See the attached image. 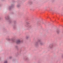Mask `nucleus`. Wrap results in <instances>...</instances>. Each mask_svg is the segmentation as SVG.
Listing matches in <instances>:
<instances>
[{"label": "nucleus", "instance_id": "obj_15", "mask_svg": "<svg viewBox=\"0 0 63 63\" xmlns=\"http://www.w3.org/2000/svg\"><path fill=\"white\" fill-rule=\"evenodd\" d=\"M30 23H29V22H26V24H30Z\"/></svg>", "mask_w": 63, "mask_h": 63}, {"label": "nucleus", "instance_id": "obj_24", "mask_svg": "<svg viewBox=\"0 0 63 63\" xmlns=\"http://www.w3.org/2000/svg\"><path fill=\"white\" fill-rule=\"evenodd\" d=\"M16 61V60L14 59L13 60V61Z\"/></svg>", "mask_w": 63, "mask_h": 63}, {"label": "nucleus", "instance_id": "obj_22", "mask_svg": "<svg viewBox=\"0 0 63 63\" xmlns=\"http://www.w3.org/2000/svg\"><path fill=\"white\" fill-rule=\"evenodd\" d=\"M1 1L2 2H3V1H5L6 0H1Z\"/></svg>", "mask_w": 63, "mask_h": 63}, {"label": "nucleus", "instance_id": "obj_1", "mask_svg": "<svg viewBox=\"0 0 63 63\" xmlns=\"http://www.w3.org/2000/svg\"><path fill=\"white\" fill-rule=\"evenodd\" d=\"M38 42L39 43V44L40 46H43L45 44V43L42 42V39H37Z\"/></svg>", "mask_w": 63, "mask_h": 63}, {"label": "nucleus", "instance_id": "obj_16", "mask_svg": "<svg viewBox=\"0 0 63 63\" xmlns=\"http://www.w3.org/2000/svg\"><path fill=\"white\" fill-rule=\"evenodd\" d=\"M4 63H8V61L7 60L4 61Z\"/></svg>", "mask_w": 63, "mask_h": 63}, {"label": "nucleus", "instance_id": "obj_14", "mask_svg": "<svg viewBox=\"0 0 63 63\" xmlns=\"http://www.w3.org/2000/svg\"><path fill=\"white\" fill-rule=\"evenodd\" d=\"M23 59H25V60H28V58L25 57V58H24Z\"/></svg>", "mask_w": 63, "mask_h": 63}, {"label": "nucleus", "instance_id": "obj_23", "mask_svg": "<svg viewBox=\"0 0 63 63\" xmlns=\"http://www.w3.org/2000/svg\"><path fill=\"white\" fill-rule=\"evenodd\" d=\"M62 58H63V55H62Z\"/></svg>", "mask_w": 63, "mask_h": 63}, {"label": "nucleus", "instance_id": "obj_26", "mask_svg": "<svg viewBox=\"0 0 63 63\" xmlns=\"http://www.w3.org/2000/svg\"><path fill=\"white\" fill-rule=\"evenodd\" d=\"M1 58L0 57V60H1Z\"/></svg>", "mask_w": 63, "mask_h": 63}, {"label": "nucleus", "instance_id": "obj_6", "mask_svg": "<svg viewBox=\"0 0 63 63\" xmlns=\"http://www.w3.org/2000/svg\"><path fill=\"white\" fill-rule=\"evenodd\" d=\"M22 42L20 39H18L17 40L16 42V43L18 45V44H20Z\"/></svg>", "mask_w": 63, "mask_h": 63}, {"label": "nucleus", "instance_id": "obj_20", "mask_svg": "<svg viewBox=\"0 0 63 63\" xmlns=\"http://www.w3.org/2000/svg\"><path fill=\"white\" fill-rule=\"evenodd\" d=\"M10 59H11V58H12V56H10L9 57Z\"/></svg>", "mask_w": 63, "mask_h": 63}, {"label": "nucleus", "instance_id": "obj_17", "mask_svg": "<svg viewBox=\"0 0 63 63\" xmlns=\"http://www.w3.org/2000/svg\"><path fill=\"white\" fill-rule=\"evenodd\" d=\"M39 22H37V24L38 25H41V24L40 23H38Z\"/></svg>", "mask_w": 63, "mask_h": 63}, {"label": "nucleus", "instance_id": "obj_19", "mask_svg": "<svg viewBox=\"0 0 63 63\" xmlns=\"http://www.w3.org/2000/svg\"><path fill=\"white\" fill-rule=\"evenodd\" d=\"M29 27V28H31V26L29 25V27Z\"/></svg>", "mask_w": 63, "mask_h": 63}, {"label": "nucleus", "instance_id": "obj_13", "mask_svg": "<svg viewBox=\"0 0 63 63\" xmlns=\"http://www.w3.org/2000/svg\"><path fill=\"white\" fill-rule=\"evenodd\" d=\"M25 27H28L29 26V25L27 24H26L25 25Z\"/></svg>", "mask_w": 63, "mask_h": 63}, {"label": "nucleus", "instance_id": "obj_27", "mask_svg": "<svg viewBox=\"0 0 63 63\" xmlns=\"http://www.w3.org/2000/svg\"><path fill=\"white\" fill-rule=\"evenodd\" d=\"M42 23H43V24H44V22H43Z\"/></svg>", "mask_w": 63, "mask_h": 63}, {"label": "nucleus", "instance_id": "obj_12", "mask_svg": "<svg viewBox=\"0 0 63 63\" xmlns=\"http://www.w3.org/2000/svg\"><path fill=\"white\" fill-rule=\"evenodd\" d=\"M29 38H30V36H27L26 37V39H28Z\"/></svg>", "mask_w": 63, "mask_h": 63}, {"label": "nucleus", "instance_id": "obj_3", "mask_svg": "<svg viewBox=\"0 0 63 63\" xmlns=\"http://www.w3.org/2000/svg\"><path fill=\"white\" fill-rule=\"evenodd\" d=\"M53 47H54L53 44H51L49 45L48 47V48L50 49H52L53 48Z\"/></svg>", "mask_w": 63, "mask_h": 63}, {"label": "nucleus", "instance_id": "obj_4", "mask_svg": "<svg viewBox=\"0 0 63 63\" xmlns=\"http://www.w3.org/2000/svg\"><path fill=\"white\" fill-rule=\"evenodd\" d=\"M6 39L7 40H8V41H12L13 42H15V39H14L13 38L11 39L10 38L9 36Z\"/></svg>", "mask_w": 63, "mask_h": 63}, {"label": "nucleus", "instance_id": "obj_18", "mask_svg": "<svg viewBox=\"0 0 63 63\" xmlns=\"http://www.w3.org/2000/svg\"><path fill=\"white\" fill-rule=\"evenodd\" d=\"M15 47L16 49H18V46H15Z\"/></svg>", "mask_w": 63, "mask_h": 63}, {"label": "nucleus", "instance_id": "obj_2", "mask_svg": "<svg viewBox=\"0 0 63 63\" xmlns=\"http://www.w3.org/2000/svg\"><path fill=\"white\" fill-rule=\"evenodd\" d=\"M15 6V4H12L11 5V6H9L8 7V9L9 10H11L12 8H13Z\"/></svg>", "mask_w": 63, "mask_h": 63}, {"label": "nucleus", "instance_id": "obj_5", "mask_svg": "<svg viewBox=\"0 0 63 63\" xmlns=\"http://www.w3.org/2000/svg\"><path fill=\"white\" fill-rule=\"evenodd\" d=\"M13 22L14 24V25L13 26V28H16V23H17L16 21L14 20L13 21Z\"/></svg>", "mask_w": 63, "mask_h": 63}, {"label": "nucleus", "instance_id": "obj_21", "mask_svg": "<svg viewBox=\"0 0 63 63\" xmlns=\"http://www.w3.org/2000/svg\"><path fill=\"white\" fill-rule=\"evenodd\" d=\"M9 23H11V20H9Z\"/></svg>", "mask_w": 63, "mask_h": 63}, {"label": "nucleus", "instance_id": "obj_11", "mask_svg": "<svg viewBox=\"0 0 63 63\" xmlns=\"http://www.w3.org/2000/svg\"><path fill=\"white\" fill-rule=\"evenodd\" d=\"M5 18L6 20H9V19H10V17H9V16L5 17Z\"/></svg>", "mask_w": 63, "mask_h": 63}, {"label": "nucleus", "instance_id": "obj_9", "mask_svg": "<svg viewBox=\"0 0 63 63\" xmlns=\"http://www.w3.org/2000/svg\"><path fill=\"white\" fill-rule=\"evenodd\" d=\"M28 4H29V5L32 4H33V2L31 1H29L28 2Z\"/></svg>", "mask_w": 63, "mask_h": 63}, {"label": "nucleus", "instance_id": "obj_10", "mask_svg": "<svg viewBox=\"0 0 63 63\" xmlns=\"http://www.w3.org/2000/svg\"><path fill=\"white\" fill-rule=\"evenodd\" d=\"M56 31L57 32V33L58 34H59V33H60V32L59 29L57 30Z\"/></svg>", "mask_w": 63, "mask_h": 63}, {"label": "nucleus", "instance_id": "obj_25", "mask_svg": "<svg viewBox=\"0 0 63 63\" xmlns=\"http://www.w3.org/2000/svg\"><path fill=\"white\" fill-rule=\"evenodd\" d=\"M1 17H0V20H1Z\"/></svg>", "mask_w": 63, "mask_h": 63}, {"label": "nucleus", "instance_id": "obj_8", "mask_svg": "<svg viewBox=\"0 0 63 63\" xmlns=\"http://www.w3.org/2000/svg\"><path fill=\"white\" fill-rule=\"evenodd\" d=\"M21 6V5L20 3H18L17 5V8H19Z\"/></svg>", "mask_w": 63, "mask_h": 63}, {"label": "nucleus", "instance_id": "obj_7", "mask_svg": "<svg viewBox=\"0 0 63 63\" xmlns=\"http://www.w3.org/2000/svg\"><path fill=\"white\" fill-rule=\"evenodd\" d=\"M39 42H35V44L34 45L35 47H38L39 46Z\"/></svg>", "mask_w": 63, "mask_h": 63}]
</instances>
